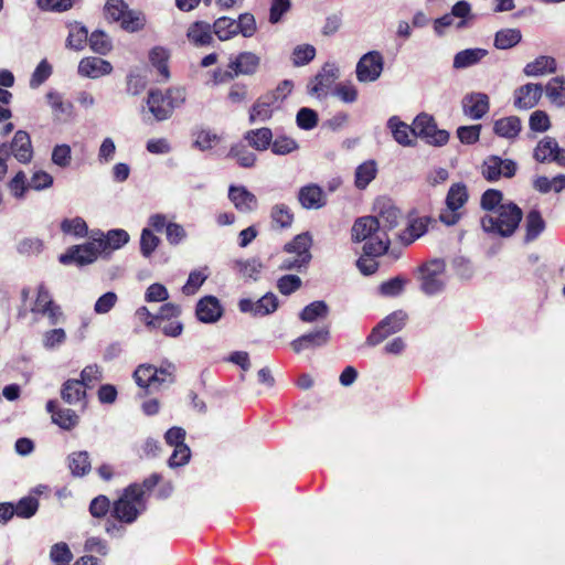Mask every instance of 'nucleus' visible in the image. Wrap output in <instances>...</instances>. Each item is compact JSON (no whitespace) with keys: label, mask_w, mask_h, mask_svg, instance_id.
I'll return each mask as SVG.
<instances>
[{"label":"nucleus","mask_w":565,"mask_h":565,"mask_svg":"<svg viewBox=\"0 0 565 565\" xmlns=\"http://www.w3.org/2000/svg\"><path fill=\"white\" fill-rule=\"evenodd\" d=\"M228 198L241 212H250L257 205L256 196L243 185H230Z\"/></svg>","instance_id":"nucleus-23"},{"label":"nucleus","mask_w":565,"mask_h":565,"mask_svg":"<svg viewBox=\"0 0 565 565\" xmlns=\"http://www.w3.org/2000/svg\"><path fill=\"white\" fill-rule=\"evenodd\" d=\"M376 162L369 160L361 163L355 169V186L360 190L365 189L376 177Z\"/></svg>","instance_id":"nucleus-42"},{"label":"nucleus","mask_w":565,"mask_h":565,"mask_svg":"<svg viewBox=\"0 0 565 565\" xmlns=\"http://www.w3.org/2000/svg\"><path fill=\"white\" fill-rule=\"evenodd\" d=\"M429 222L430 218L426 216L412 220L407 228L399 235L402 243L409 245L422 237L427 232Z\"/></svg>","instance_id":"nucleus-37"},{"label":"nucleus","mask_w":565,"mask_h":565,"mask_svg":"<svg viewBox=\"0 0 565 565\" xmlns=\"http://www.w3.org/2000/svg\"><path fill=\"white\" fill-rule=\"evenodd\" d=\"M66 463L74 478H83L92 470L90 457L86 450L71 452L66 458Z\"/></svg>","instance_id":"nucleus-27"},{"label":"nucleus","mask_w":565,"mask_h":565,"mask_svg":"<svg viewBox=\"0 0 565 565\" xmlns=\"http://www.w3.org/2000/svg\"><path fill=\"white\" fill-rule=\"evenodd\" d=\"M39 509V500L35 497L28 495L21 498L17 504H13L14 515L22 519L32 518Z\"/></svg>","instance_id":"nucleus-49"},{"label":"nucleus","mask_w":565,"mask_h":565,"mask_svg":"<svg viewBox=\"0 0 565 565\" xmlns=\"http://www.w3.org/2000/svg\"><path fill=\"white\" fill-rule=\"evenodd\" d=\"M297 199L306 210H319L327 204V198L321 186L316 183L303 185L299 189Z\"/></svg>","instance_id":"nucleus-16"},{"label":"nucleus","mask_w":565,"mask_h":565,"mask_svg":"<svg viewBox=\"0 0 565 565\" xmlns=\"http://www.w3.org/2000/svg\"><path fill=\"white\" fill-rule=\"evenodd\" d=\"M88 42L90 49L100 55H106L113 47L110 38L102 30L92 32Z\"/></svg>","instance_id":"nucleus-52"},{"label":"nucleus","mask_w":565,"mask_h":565,"mask_svg":"<svg viewBox=\"0 0 565 565\" xmlns=\"http://www.w3.org/2000/svg\"><path fill=\"white\" fill-rule=\"evenodd\" d=\"M260 58L252 52H242L228 64V68L236 75H253L256 73Z\"/></svg>","instance_id":"nucleus-25"},{"label":"nucleus","mask_w":565,"mask_h":565,"mask_svg":"<svg viewBox=\"0 0 565 565\" xmlns=\"http://www.w3.org/2000/svg\"><path fill=\"white\" fill-rule=\"evenodd\" d=\"M212 25L204 21L193 22L186 32L189 41L196 47L207 46L213 43Z\"/></svg>","instance_id":"nucleus-24"},{"label":"nucleus","mask_w":565,"mask_h":565,"mask_svg":"<svg viewBox=\"0 0 565 565\" xmlns=\"http://www.w3.org/2000/svg\"><path fill=\"white\" fill-rule=\"evenodd\" d=\"M339 77V70L333 63H326L320 73L316 75V84L311 94H319L324 87H329Z\"/></svg>","instance_id":"nucleus-41"},{"label":"nucleus","mask_w":565,"mask_h":565,"mask_svg":"<svg viewBox=\"0 0 565 565\" xmlns=\"http://www.w3.org/2000/svg\"><path fill=\"white\" fill-rule=\"evenodd\" d=\"M318 113L309 107H301L296 115V124L302 130H311L318 125Z\"/></svg>","instance_id":"nucleus-57"},{"label":"nucleus","mask_w":565,"mask_h":565,"mask_svg":"<svg viewBox=\"0 0 565 565\" xmlns=\"http://www.w3.org/2000/svg\"><path fill=\"white\" fill-rule=\"evenodd\" d=\"M161 239L153 234L152 230L145 227L140 234V253L145 258H149L159 246Z\"/></svg>","instance_id":"nucleus-51"},{"label":"nucleus","mask_w":565,"mask_h":565,"mask_svg":"<svg viewBox=\"0 0 565 565\" xmlns=\"http://www.w3.org/2000/svg\"><path fill=\"white\" fill-rule=\"evenodd\" d=\"M270 217L280 228H288L294 222V213L284 203L275 204L270 210Z\"/></svg>","instance_id":"nucleus-47"},{"label":"nucleus","mask_w":565,"mask_h":565,"mask_svg":"<svg viewBox=\"0 0 565 565\" xmlns=\"http://www.w3.org/2000/svg\"><path fill=\"white\" fill-rule=\"evenodd\" d=\"M563 83H564V78L557 76V77H553L547 83V85L545 87L546 96L550 98V100L553 104H555L557 106L565 105V99L563 100V90H564Z\"/></svg>","instance_id":"nucleus-59"},{"label":"nucleus","mask_w":565,"mask_h":565,"mask_svg":"<svg viewBox=\"0 0 565 565\" xmlns=\"http://www.w3.org/2000/svg\"><path fill=\"white\" fill-rule=\"evenodd\" d=\"M522 41V33L519 29L505 28L495 32L493 45L498 50H510Z\"/></svg>","instance_id":"nucleus-34"},{"label":"nucleus","mask_w":565,"mask_h":565,"mask_svg":"<svg viewBox=\"0 0 565 565\" xmlns=\"http://www.w3.org/2000/svg\"><path fill=\"white\" fill-rule=\"evenodd\" d=\"M298 142L294 138L286 135H277L270 145L273 153L277 156H287L298 150Z\"/></svg>","instance_id":"nucleus-48"},{"label":"nucleus","mask_w":565,"mask_h":565,"mask_svg":"<svg viewBox=\"0 0 565 565\" xmlns=\"http://www.w3.org/2000/svg\"><path fill=\"white\" fill-rule=\"evenodd\" d=\"M329 312L330 308L326 301L316 300L303 307L299 312V319L302 322L312 323L319 319L327 318Z\"/></svg>","instance_id":"nucleus-36"},{"label":"nucleus","mask_w":565,"mask_h":565,"mask_svg":"<svg viewBox=\"0 0 565 565\" xmlns=\"http://www.w3.org/2000/svg\"><path fill=\"white\" fill-rule=\"evenodd\" d=\"M70 33L66 39V46L76 51L84 49L89 40L88 30L79 22L70 23Z\"/></svg>","instance_id":"nucleus-40"},{"label":"nucleus","mask_w":565,"mask_h":565,"mask_svg":"<svg viewBox=\"0 0 565 565\" xmlns=\"http://www.w3.org/2000/svg\"><path fill=\"white\" fill-rule=\"evenodd\" d=\"M518 164L512 159H502L499 156L487 157L481 166V174L489 182H495L501 177L512 178L515 175Z\"/></svg>","instance_id":"nucleus-8"},{"label":"nucleus","mask_w":565,"mask_h":565,"mask_svg":"<svg viewBox=\"0 0 565 565\" xmlns=\"http://www.w3.org/2000/svg\"><path fill=\"white\" fill-rule=\"evenodd\" d=\"M446 264L443 259H431L419 267L420 290L427 296H436L444 291L447 278Z\"/></svg>","instance_id":"nucleus-5"},{"label":"nucleus","mask_w":565,"mask_h":565,"mask_svg":"<svg viewBox=\"0 0 565 565\" xmlns=\"http://www.w3.org/2000/svg\"><path fill=\"white\" fill-rule=\"evenodd\" d=\"M43 241L38 237H24L18 245L17 250L21 255H39L43 250Z\"/></svg>","instance_id":"nucleus-63"},{"label":"nucleus","mask_w":565,"mask_h":565,"mask_svg":"<svg viewBox=\"0 0 565 565\" xmlns=\"http://www.w3.org/2000/svg\"><path fill=\"white\" fill-rule=\"evenodd\" d=\"M54 302L50 290L45 287L44 284H41L38 287V295L34 302V306L31 308V312L34 315H41L44 312V309L52 306Z\"/></svg>","instance_id":"nucleus-64"},{"label":"nucleus","mask_w":565,"mask_h":565,"mask_svg":"<svg viewBox=\"0 0 565 565\" xmlns=\"http://www.w3.org/2000/svg\"><path fill=\"white\" fill-rule=\"evenodd\" d=\"M9 148V156L13 157L21 163H29L33 157V148L31 143L30 135L24 130H18Z\"/></svg>","instance_id":"nucleus-18"},{"label":"nucleus","mask_w":565,"mask_h":565,"mask_svg":"<svg viewBox=\"0 0 565 565\" xmlns=\"http://www.w3.org/2000/svg\"><path fill=\"white\" fill-rule=\"evenodd\" d=\"M147 107L157 121H163L171 118V107L163 97L161 89H150L146 100Z\"/></svg>","instance_id":"nucleus-22"},{"label":"nucleus","mask_w":565,"mask_h":565,"mask_svg":"<svg viewBox=\"0 0 565 565\" xmlns=\"http://www.w3.org/2000/svg\"><path fill=\"white\" fill-rule=\"evenodd\" d=\"M100 252L96 239H94L93 242L74 245L67 248L64 254L60 255L58 260L63 265L76 264L84 266L94 263Z\"/></svg>","instance_id":"nucleus-9"},{"label":"nucleus","mask_w":565,"mask_h":565,"mask_svg":"<svg viewBox=\"0 0 565 565\" xmlns=\"http://www.w3.org/2000/svg\"><path fill=\"white\" fill-rule=\"evenodd\" d=\"M502 199H503V193L500 190L488 189L481 195V201H480L481 209L484 211H497L500 205H503L501 203Z\"/></svg>","instance_id":"nucleus-62"},{"label":"nucleus","mask_w":565,"mask_h":565,"mask_svg":"<svg viewBox=\"0 0 565 565\" xmlns=\"http://www.w3.org/2000/svg\"><path fill=\"white\" fill-rule=\"evenodd\" d=\"M383 70V55L379 51H370L358 61L355 74L360 83H372L380 78Z\"/></svg>","instance_id":"nucleus-7"},{"label":"nucleus","mask_w":565,"mask_h":565,"mask_svg":"<svg viewBox=\"0 0 565 565\" xmlns=\"http://www.w3.org/2000/svg\"><path fill=\"white\" fill-rule=\"evenodd\" d=\"M488 50L481 47H472L459 51L455 54L452 60V67L455 70H465L479 64L482 58L488 55Z\"/></svg>","instance_id":"nucleus-26"},{"label":"nucleus","mask_w":565,"mask_h":565,"mask_svg":"<svg viewBox=\"0 0 565 565\" xmlns=\"http://www.w3.org/2000/svg\"><path fill=\"white\" fill-rule=\"evenodd\" d=\"M61 397L70 405H74L83 401L86 397V391L83 386V382L74 379L65 381L61 388Z\"/></svg>","instance_id":"nucleus-35"},{"label":"nucleus","mask_w":565,"mask_h":565,"mask_svg":"<svg viewBox=\"0 0 565 565\" xmlns=\"http://www.w3.org/2000/svg\"><path fill=\"white\" fill-rule=\"evenodd\" d=\"M52 422L64 430H71L77 426L79 417L76 412L71 408H61L57 413L53 414Z\"/></svg>","instance_id":"nucleus-50"},{"label":"nucleus","mask_w":565,"mask_h":565,"mask_svg":"<svg viewBox=\"0 0 565 565\" xmlns=\"http://www.w3.org/2000/svg\"><path fill=\"white\" fill-rule=\"evenodd\" d=\"M111 71L113 66L108 61L96 56L85 57L78 64V73L84 77L98 78Z\"/></svg>","instance_id":"nucleus-21"},{"label":"nucleus","mask_w":565,"mask_h":565,"mask_svg":"<svg viewBox=\"0 0 565 565\" xmlns=\"http://www.w3.org/2000/svg\"><path fill=\"white\" fill-rule=\"evenodd\" d=\"M526 76H542L556 72V61L552 56L541 55L533 62L527 63L523 70Z\"/></svg>","instance_id":"nucleus-33"},{"label":"nucleus","mask_w":565,"mask_h":565,"mask_svg":"<svg viewBox=\"0 0 565 565\" xmlns=\"http://www.w3.org/2000/svg\"><path fill=\"white\" fill-rule=\"evenodd\" d=\"M468 198L466 184L462 182L455 183L448 190L446 205L449 211L456 212L467 203Z\"/></svg>","instance_id":"nucleus-38"},{"label":"nucleus","mask_w":565,"mask_h":565,"mask_svg":"<svg viewBox=\"0 0 565 565\" xmlns=\"http://www.w3.org/2000/svg\"><path fill=\"white\" fill-rule=\"evenodd\" d=\"M316 56V49L310 44L297 45L292 51V63L295 66H303Z\"/></svg>","instance_id":"nucleus-61"},{"label":"nucleus","mask_w":565,"mask_h":565,"mask_svg":"<svg viewBox=\"0 0 565 565\" xmlns=\"http://www.w3.org/2000/svg\"><path fill=\"white\" fill-rule=\"evenodd\" d=\"M393 139L402 147H416L417 140L413 136V122H404L398 116H392L386 122Z\"/></svg>","instance_id":"nucleus-14"},{"label":"nucleus","mask_w":565,"mask_h":565,"mask_svg":"<svg viewBox=\"0 0 565 565\" xmlns=\"http://www.w3.org/2000/svg\"><path fill=\"white\" fill-rule=\"evenodd\" d=\"M60 228L63 234L72 235L77 238H83L88 233V226L85 220L81 216L73 218H64L60 224Z\"/></svg>","instance_id":"nucleus-44"},{"label":"nucleus","mask_w":565,"mask_h":565,"mask_svg":"<svg viewBox=\"0 0 565 565\" xmlns=\"http://www.w3.org/2000/svg\"><path fill=\"white\" fill-rule=\"evenodd\" d=\"M180 315L181 307L179 305L168 302L160 307L159 312L154 317H151L150 320L146 321V326L148 328L160 327V322H164L171 318H177Z\"/></svg>","instance_id":"nucleus-46"},{"label":"nucleus","mask_w":565,"mask_h":565,"mask_svg":"<svg viewBox=\"0 0 565 565\" xmlns=\"http://www.w3.org/2000/svg\"><path fill=\"white\" fill-rule=\"evenodd\" d=\"M329 341L330 328L329 326H323L292 340L290 347L295 353H301L306 350L322 348L327 345Z\"/></svg>","instance_id":"nucleus-11"},{"label":"nucleus","mask_w":565,"mask_h":565,"mask_svg":"<svg viewBox=\"0 0 565 565\" xmlns=\"http://www.w3.org/2000/svg\"><path fill=\"white\" fill-rule=\"evenodd\" d=\"M145 15L135 10L127 9L120 19V25L125 31L137 32L145 26Z\"/></svg>","instance_id":"nucleus-53"},{"label":"nucleus","mask_w":565,"mask_h":565,"mask_svg":"<svg viewBox=\"0 0 565 565\" xmlns=\"http://www.w3.org/2000/svg\"><path fill=\"white\" fill-rule=\"evenodd\" d=\"M185 435V430L179 426L169 428L164 434L166 443L174 448L168 459V466L172 469L185 466L191 459V449L184 443Z\"/></svg>","instance_id":"nucleus-6"},{"label":"nucleus","mask_w":565,"mask_h":565,"mask_svg":"<svg viewBox=\"0 0 565 565\" xmlns=\"http://www.w3.org/2000/svg\"><path fill=\"white\" fill-rule=\"evenodd\" d=\"M406 282L403 277H393L380 285V294L384 297H397L403 292Z\"/></svg>","instance_id":"nucleus-58"},{"label":"nucleus","mask_w":565,"mask_h":565,"mask_svg":"<svg viewBox=\"0 0 565 565\" xmlns=\"http://www.w3.org/2000/svg\"><path fill=\"white\" fill-rule=\"evenodd\" d=\"M374 216L381 224L382 231L388 235V232L398 225L402 214L390 201H382L377 202V215Z\"/></svg>","instance_id":"nucleus-20"},{"label":"nucleus","mask_w":565,"mask_h":565,"mask_svg":"<svg viewBox=\"0 0 565 565\" xmlns=\"http://www.w3.org/2000/svg\"><path fill=\"white\" fill-rule=\"evenodd\" d=\"M236 267L242 276L253 280H257L263 269V264L258 258H250L246 260H237Z\"/></svg>","instance_id":"nucleus-56"},{"label":"nucleus","mask_w":565,"mask_h":565,"mask_svg":"<svg viewBox=\"0 0 565 565\" xmlns=\"http://www.w3.org/2000/svg\"><path fill=\"white\" fill-rule=\"evenodd\" d=\"M522 129L521 119L518 116H509L497 119L493 124V132L509 140L518 138Z\"/></svg>","instance_id":"nucleus-28"},{"label":"nucleus","mask_w":565,"mask_h":565,"mask_svg":"<svg viewBox=\"0 0 565 565\" xmlns=\"http://www.w3.org/2000/svg\"><path fill=\"white\" fill-rule=\"evenodd\" d=\"M242 313H249L255 318H262L274 313L279 307L278 297L274 292H266L257 300L242 298L237 303Z\"/></svg>","instance_id":"nucleus-10"},{"label":"nucleus","mask_w":565,"mask_h":565,"mask_svg":"<svg viewBox=\"0 0 565 565\" xmlns=\"http://www.w3.org/2000/svg\"><path fill=\"white\" fill-rule=\"evenodd\" d=\"M413 136L433 147L448 143L450 135L446 129H439L436 119L428 113H419L413 119Z\"/></svg>","instance_id":"nucleus-4"},{"label":"nucleus","mask_w":565,"mask_h":565,"mask_svg":"<svg viewBox=\"0 0 565 565\" xmlns=\"http://www.w3.org/2000/svg\"><path fill=\"white\" fill-rule=\"evenodd\" d=\"M168 58L169 54L167 50L161 46L153 47L149 53L151 65L157 68L158 73L163 77V79H168L170 77Z\"/></svg>","instance_id":"nucleus-45"},{"label":"nucleus","mask_w":565,"mask_h":565,"mask_svg":"<svg viewBox=\"0 0 565 565\" xmlns=\"http://www.w3.org/2000/svg\"><path fill=\"white\" fill-rule=\"evenodd\" d=\"M278 102V96L276 93H267L260 96L252 106L249 110V122L254 124L257 121L264 122L271 118L273 116V105Z\"/></svg>","instance_id":"nucleus-19"},{"label":"nucleus","mask_w":565,"mask_h":565,"mask_svg":"<svg viewBox=\"0 0 565 565\" xmlns=\"http://www.w3.org/2000/svg\"><path fill=\"white\" fill-rule=\"evenodd\" d=\"M545 221L537 209H532L527 212L525 217V243L535 241L545 230Z\"/></svg>","instance_id":"nucleus-32"},{"label":"nucleus","mask_w":565,"mask_h":565,"mask_svg":"<svg viewBox=\"0 0 565 565\" xmlns=\"http://www.w3.org/2000/svg\"><path fill=\"white\" fill-rule=\"evenodd\" d=\"M224 307L215 296L207 295L200 298L195 306L196 319L205 324H213L221 320Z\"/></svg>","instance_id":"nucleus-12"},{"label":"nucleus","mask_w":565,"mask_h":565,"mask_svg":"<svg viewBox=\"0 0 565 565\" xmlns=\"http://www.w3.org/2000/svg\"><path fill=\"white\" fill-rule=\"evenodd\" d=\"M244 140L247 141L248 146L253 149L265 151L271 145L273 131L267 127L250 129L244 134Z\"/></svg>","instance_id":"nucleus-30"},{"label":"nucleus","mask_w":565,"mask_h":565,"mask_svg":"<svg viewBox=\"0 0 565 565\" xmlns=\"http://www.w3.org/2000/svg\"><path fill=\"white\" fill-rule=\"evenodd\" d=\"M129 234L122 228L109 230L106 234H102L100 238L96 242L102 252L106 249H119L129 242Z\"/></svg>","instance_id":"nucleus-31"},{"label":"nucleus","mask_w":565,"mask_h":565,"mask_svg":"<svg viewBox=\"0 0 565 565\" xmlns=\"http://www.w3.org/2000/svg\"><path fill=\"white\" fill-rule=\"evenodd\" d=\"M557 149V141L552 137H544L534 149L533 157L537 162L551 161L553 150Z\"/></svg>","instance_id":"nucleus-54"},{"label":"nucleus","mask_w":565,"mask_h":565,"mask_svg":"<svg viewBox=\"0 0 565 565\" xmlns=\"http://www.w3.org/2000/svg\"><path fill=\"white\" fill-rule=\"evenodd\" d=\"M228 158L235 159L242 168L248 169L255 166L257 156L248 149V146L238 142L230 148Z\"/></svg>","instance_id":"nucleus-39"},{"label":"nucleus","mask_w":565,"mask_h":565,"mask_svg":"<svg viewBox=\"0 0 565 565\" xmlns=\"http://www.w3.org/2000/svg\"><path fill=\"white\" fill-rule=\"evenodd\" d=\"M312 245V237L310 233L305 232L296 235L294 239L287 243L284 250L287 253L296 254V256L302 257L303 260H311L312 255L310 247Z\"/></svg>","instance_id":"nucleus-29"},{"label":"nucleus","mask_w":565,"mask_h":565,"mask_svg":"<svg viewBox=\"0 0 565 565\" xmlns=\"http://www.w3.org/2000/svg\"><path fill=\"white\" fill-rule=\"evenodd\" d=\"M354 243L364 242L363 253L369 257L385 255L391 246L388 235L381 228V224L373 215L358 217L351 230Z\"/></svg>","instance_id":"nucleus-1"},{"label":"nucleus","mask_w":565,"mask_h":565,"mask_svg":"<svg viewBox=\"0 0 565 565\" xmlns=\"http://www.w3.org/2000/svg\"><path fill=\"white\" fill-rule=\"evenodd\" d=\"M407 318L408 316L404 310H396L381 321L387 333L391 335L401 331L405 327Z\"/></svg>","instance_id":"nucleus-55"},{"label":"nucleus","mask_w":565,"mask_h":565,"mask_svg":"<svg viewBox=\"0 0 565 565\" xmlns=\"http://www.w3.org/2000/svg\"><path fill=\"white\" fill-rule=\"evenodd\" d=\"M236 20L228 17L216 19L212 25L213 33L220 41H226L237 35Z\"/></svg>","instance_id":"nucleus-43"},{"label":"nucleus","mask_w":565,"mask_h":565,"mask_svg":"<svg viewBox=\"0 0 565 565\" xmlns=\"http://www.w3.org/2000/svg\"><path fill=\"white\" fill-rule=\"evenodd\" d=\"M145 510V491L135 482L113 503L111 515L121 523L131 524Z\"/></svg>","instance_id":"nucleus-3"},{"label":"nucleus","mask_w":565,"mask_h":565,"mask_svg":"<svg viewBox=\"0 0 565 565\" xmlns=\"http://www.w3.org/2000/svg\"><path fill=\"white\" fill-rule=\"evenodd\" d=\"M497 215H484L481 218V227L484 232L510 237L514 234L523 217L522 210L513 202L500 205Z\"/></svg>","instance_id":"nucleus-2"},{"label":"nucleus","mask_w":565,"mask_h":565,"mask_svg":"<svg viewBox=\"0 0 565 565\" xmlns=\"http://www.w3.org/2000/svg\"><path fill=\"white\" fill-rule=\"evenodd\" d=\"M301 286V278L292 274L284 275L277 280V289L284 296H289L296 292Z\"/></svg>","instance_id":"nucleus-60"},{"label":"nucleus","mask_w":565,"mask_h":565,"mask_svg":"<svg viewBox=\"0 0 565 565\" xmlns=\"http://www.w3.org/2000/svg\"><path fill=\"white\" fill-rule=\"evenodd\" d=\"M171 369L172 363L169 361H164L159 367L152 364H141L135 370L134 379L141 388L154 387L159 374L170 373Z\"/></svg>","instance_id":"nucleus-13"},{"label":"nucleus","mask_w":565,"mask_h":565,"mask_svg":"<svg viewBox=\"0 0 565 565\" xmlns=\"http://www.w3.org/2000/svg\"><path fill=\"white\" fill-rule=\"evenodd\" d=\"M490 108L489 97L484 93H470L462 99L463 114L470 119H481Z\"/></svg>","instance_id":"nucleus-15"},{"label":"nucleus","mask_w":565,"mask_h":565,"mask_svg":"<svg viewBox=\"0 0 565 565\" xmlns=\"http://www.w3.org/2000/svg\"><path fill=\"white\" fill-rule=\"evenodd\" d=\"M543 94L541 84L527 83L514 92V106L518 109H531L537 105Z\"/></svg>","instance_id":"nucleus-17"}]
</instances>
